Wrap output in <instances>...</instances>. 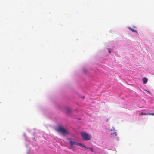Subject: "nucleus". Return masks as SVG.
Segmentation results:
<instances>
[{
	"mask_svg": "<svg viewBox=\"0 0 154 154\" xmlns=\"http://www.w3.org/2000/svg\"><path fill=\"white\" fill-rule=\"evenodd\" d=\"M139 115H143V113L142 112L140 114H139Z\"/></svg>",
	"mask_w": 154,
	"mask_h": 154,
	"instance_id": "obj_10",
	"label": "nucleus"
},
{
	"mask_svg": "<svg viewBox=\"0 0 154 154\" xmlns=\"http://www.w3.org/2000/svg\"><path fill=\"white\" fill-rule=\"evenodd\" d=\"M57 131L58 132L61 133L63 135L67 134L68 133L66 129L62 127H59L57 129Z\"/></svg>",
	"mask_w": 154,
	"mask_h": 154,
	"instance_id": "obj_2",
	"label": "nucleus"
},
{
	"mask_svg": "<svg viewBox=\"0 0 154 154\" xmlns=\"http://www.w3.org/2000/svg\"><path fill=\"white\" fill-rule=\"evenodd\" d=\"M66 111L67 112H70V109L68 108H66Z\"/></svg>",
	"mask_w": 154,
	"mask_h": 154,
	"instance_id": "obj_8",
	"label": "nucleus"
},
{
	"mask_svg": "<svg viewBox=\"0 0 154 154\" xmlns=\"http://www.w3.org/2000/svg\"><path fill=\"white\" fill-rule=\"evenodd\" d=\"M110 51H109V53H110Z\"/></svg>",
	"mask_w": 154,
	"mask_h": 154,
	"instance_id": "obj_12",
	"label": "nucleus"
},
{
	"mask_svg": "<svg viewBox=\"0 0 154 154\" xmlns=\"http://www.w3.org/2000/svg\"><path fill=\"white\" fill-rule=\"evenodd\" d=\"M82 98H84V96H83V97H82Z\"/></svg>",
	"mask_w": 154,
	"mask_h": 154,
	"instance_id": "obj_11",
	"label": "nucleus"
},
{
	"mask_svg": "<svg viewBox=\"0 0 154 154\" xmlns=\"http://www.w3.org/2000/svg\"><path fill=\"white\" fill-rule=\"evenodd\" d=\"M142 80L144 84H146L148 81L146 77H144L143 78Z\"/></svg>",
	"mask_w": 154,
	"mask_h": 154,
	"instance_id": "obj_4",
	"label": "nucleus"
},
{
	"mask_svg": "<svg viewBox=\"0 0 154 154\" xmlns=\"http://www.w3.org/2000/svg\"><path fill=\"white\" fill-rule=\"evenodd\" d=\"M81 136L83 139L85 140H89L91 139V136L88 134L82 132L81 133Z\"/></svg>",
	"mask_w": 154,
	"mask_h": 154,
	"instance_id": "obj_3",
	"label": "nucleus"
},
{
	"mask_svg": "<svg viewBox=\"0 0 154 154\" xmlns=\"http://www.w3.org/2000/svg\"><path fill=\"white\" fill-rule=\"evenodd\" d=\"M129 29L130 30H131V31H132V32H137V31L136 30H134V29H132V28H131V27L129 28Z\"/></svg>",
	"mask_w": 154,
	"mask_h": 154,
	"instance_id": "obj_6",
	"label": "nucleus"
},
{
	"mask_svg": "<svg viewBox=\"0 0 154 154\" xmlns=\"http://www.w3.org/2000/svg\"><path fill=\"white\" fill-rule=\"evenodd\" d=\"M86 148L87 149H89L92 152H93V149L92 148H91V147H86Z\"/></svg>",
	"mask_w": 154,
	"mask_h": 154,
	"instance_id": "obj_7",
	"label": "nucleus"
},
{
	"mask_svg": "<svg viewBox=\"0 0 154 154\" xmlns=\"http://www.w3.org/2000/svg\"><path fill=\"white\" fill-rule=\"evenodd\" d=\"M143 115H154V113H143Z\"/></svg>",
	"mask_w": 154,
	"mask_h": 154,
	"instance_id": "obj_5",
	"label": "nucleus"
},
{
	"mask_svg": "<svg viewBox=\"0 0 154 154\" xmlns=\"http://www.w3.org/2000/svg\"><path fill=\"white\" fill-rule=\"evenodd\" d=\"M69 144L70 145V147L71 148H74L75 147L74 145H76L78 146H79L81 147H84L86 148V146H85V145L82 144L81 143L76 142H75L73 141L72 140H70L69 139Z\"/></svg>",
	"mask_w": 154,
	"mask_h": 154,
	"instance_id": "obj_1",
	"label": "nucleus"
},
{
	"mask_svg": "<svg viewBox=\"0 0 154 154\" xmlns=\"http://www.w3.org/2000/svg\"><path fill=\"white\" fill-rule=\"evenodd\" d=\"M115 134V136H117V134L116 133V132H114V133H111V135H113V134Z\"/></svg>",
	"mask_w": 154,
	"mask_h": 154,
	"instance_id": "obj_9",
	"label": "nucleus"
}]
</instances>
